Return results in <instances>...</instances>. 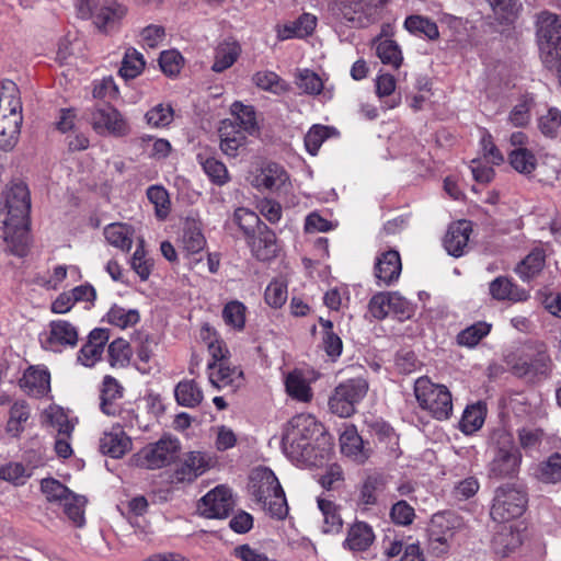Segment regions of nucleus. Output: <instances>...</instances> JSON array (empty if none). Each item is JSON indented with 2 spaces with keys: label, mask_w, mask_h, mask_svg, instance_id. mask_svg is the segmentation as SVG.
I'll list each match as a JSON object with an SVG mask.
<instances>
[{
  "label": "nucleus",
  "mask_w": 561,
  "mask_h": 561,
  "mask_svg": "<svg viewBox=\"0 0 561 561\" xmlns=\"http://www.w3.org/2000/svg\"><path fill=\"white\" fill-rule=\"evenodd\" d=\"M45 420L47 424L57 431V435H71L75 424L69 420L64 409L59 407H49L45 411Z\"/></svg>",
  "instance_id": "nucleus-50"
},
{
  "label": "nucleus",
  "mask_w": 561,
  "mask_h": 561,
  "mask_svg": "<svg viewBox=\"0 0 561 561\" xmlns=\"http://www.w3.org/2000/svg\"><path fill=\"white\" fill-rule=\"evenodd\" d=\"M490 294L496 300H510L513 302L525 301L529 294L524 288L518 287L510 278L499 276L490 283Z\"/></svg>",
  "instance_id": "nucleus-29"
},
{
  "label": "nucleus",
  "mask_w": 561,
  "mask_h": 561,
  "mask_svg": "<svg viewBox=\"0 0 561 561\" xmlns=\"http://www.w3.org/2000/svg\"><path fill=\"white\" fill-rule=\"evenodd\" d=\"M110 333L106 329H94L90 332L87 342L78 352V362L85 367H93L102 359L104 347L108 342Z\"/></svg>",
  "instance_id": "nucleus-20"
},
{
  "label": "nucleus",
  "mask_w": 561,
  "mask_h": 561,
  "mask_svg": "<svg viewBox=\"0 0 561 561\" xmlns=\"http://www.w3.org/2000/svg\"><path fill=\"white\" fill-rule=\"evenodd\" d=\"M22 117L0 115V148L9 151L15 147L20 136Z\"/></svg>",
  "instance_id": "nucleus-38"
},
{
  "label": "nucleus",
  "mask_w": 561,
  "mask_h": 561,
  "mask_svg": "<svg viewBox=\"0 0 561 561\" xmlns=\"http://www.w3.org/2000/svg\"><path fill=\"white\" fill-rule=\"evenodd\" d=\"M93 129L103 135L124 137L129 134V125L123 115L113 106L106 104L96 107L91 114Z\"/></svg>",
  "instance_id": "nucleus-16"
},
{
  "label": "nucleus",
  "mask_w": 561,
  "mask_h": 561,
  "mask_svg": "<svg viewBox=\"0 0 561 561\" xmlns=\"http://www.w3.org/2000/svg\"><path fill=\"white\" fill-rule=\"evenodd\" d=\"M317 16L311 13H302L295 21L275 26L276 37L278 41H287L291 38H306L310 36L317 26Z\"/></svg>",
  "instance_id": "nucleus-24"
},
{
  "label": "nucleus",
  "mask_w": 561,
  "mask_h": 561,
  "mask_svg": "<svg viewBox=\"0 0 561 561\" xmlns=\"http://www.w3.org/2000/svg\"><path fill=\"white\" fill-rule=\"evenodd\" d=\"M239 53L240 48L234 43H225L218 46L211 69L215 72H222L230 68L236 62Z\"/></svg>",
  "instance_id": "nucleus-52"
},
{
  "label": "nucleus",
  "mask_w": 561,
  "mask_h": 561,
  "mask_svg": "<svg viewBox=\"0 0 561 561\" xmlns=\"http://www.w3.org/2000/svg\"><path fill=\"white\" fill-rule=\"evenodd\" d=\"M179 450V440L164 436L158 442L144 447L137 454V461L144 468L160 469L170 465L176 458Z\"/></svg>",
  "instance_id": "nucleus-11"
},
{
  "label": "nucleus",
  "mask_w": 561,
  "mask_h": 561,
  "mask_svg": "<svg viewBox=\"0 0 561 561\" xmlns=\"http://www.w3.org/2000/svg\"><path fill=\"white\" fill-rule=\"evenodd\" d=\"M126 427L121 421L100 438V450L112 458H122L131 449V439L124 432Z\"/></svg>",
  "instance_id": "nucleus-19"
},
{
  "label": "nucleus",
  "mask_w": 561,
  "mask_h": 561,
  "mask_svg": "<svg viewBox=\"0 0 561 561\" xmlns=\"http://www.w3.org/2000/svg\"><path fill=\"white\" fill-rule=\"evenodd\" d=\"M124 387L112 376L106 375L100 388V409L108 415L118 417L125 426H133L137 415L130 407L122 402Z\"/></svg>",
  "instance_id": "nucleus-7"
},
{
  "label": "nucleus",
  "mask_w": 561,
  "mask_h": 561,
  "mask_svg": "<svg viewBox=\"0 0 561 561\" xmlns=\"http://www.w3.org/2000/svg\"><path fill=\"white\" fill-rule=\"evenodd\" d=\"M491 328L490 323L478 321L457 334V343L461 346L474 347L491 332Z\"/></svg>",
  "instance_id": "nucleus-44"
},
{
  "label": "nucleus",
  "mask_w": 561,
  "mask_h": 561,
  "mask_svg": "<svg viewBox=\"0 0 561 561\" xmlns=\"http://www.w3.org/2000/svg\"><path fill=\"white\" fill-rule=\"evenodd\" d=\"M31 416L30 405L25 401L14 402L9 411L5 431L12 437H19L25 430V424Z\"/></svg>",
  "instance_id": "nucleus-36"
},
{
  "label": "nucleus",
  "mask_w": 561,
  "mask_h": 561,
  "mask_svg": "<svg viewBox=\"0 0 561 561\" xmlns=\"http://www.w3.org/2000/svg\"><path fill=\"white\" fill-rule=\"evenodd\" d=\"M233 505L234 501L230 489L218 485L198 501L197 511L206 518H226Z\"/></svg>",
  "instance_id": "nucleus-15"
},
{
  "label": "nucleus",
  "mask_w": 561,
  "mask_h": 561,
  "mask_svg": "<svg viewBox=\"0 0 561 561\" xmlns=\"http://www.w3.org/2000/svg\"><path fill=\"white\" fill-rule=\"evenodd\" d=\"M41 490L48 502H56L60 505L73 494L66 485L53 478L43 479Z\"/></svg>",
  "instance_id": "nucleus-62"
},
{
  "label": "nucleus",
  "mask_w": 561,
  "mask_h": 561,
  "mask_svg": "<svg viewBox=\"0 0 561 561\" xmlns=\"http://www.w3.org/2000/svg\"><path fill=\"white\" fill-rule=\"evenodd\" d=\"M248 245L260 261L272 260L279 251L276 234L266 225L260 226V230L248 240Z\"/></svg>",
  "instance_id": "nucleus-23"
},
{
  "label": "nucleus",
  "mask_w": 561,
  "mask_h": 561,
  "mask_svg": "<svg viewBox=\"0 0 561 561\" xmlns=\"http://www.w3.org/2000/svg\"><path fill=\"white\" fill-rule=\"evenodd\" d=\"M375 539L374 529L368 523L355 520L347 527L342 546L352 552H364L373 546Z\"/></svg>",
  "instance_id": "nucleus-22"
},
{
  "label": "nucleus",
  "mask_w": 561,
  "mask_h": 561,
  "mask_svg": "<svg viewBox=\"0 0 561 561\" xmlns=\"http://www.w3.org/2000/svg\"><path fill=\"white\" fill-rule=\"evenodd\" d=\"M176 402L186 408L197 407L204 398L201 387L194 380L180 381L174 390Z\"/></svg>",
  "instance_id": "nucleus-40"
},
{
  "label": "nucleus",
  "mask_w": 561,
  "mask_h": 561,
  "mask_svg": "<svg viewBox=\"0 0 561 561\" xmlns=\"http://www.w3.org/2000/svg\"><path fill=\"white\" fill-rule=\"evenodd\" d=\"M404 27L413 35H423L428 39H436L439 36L437 24L428 18L410 15L404 21Z\"/></svg>",
  "instance_id": "nucleus-46"
},
{
  "label": "nucleus",
  "mask_w": 561,
  "mask_h": 561,
  "mask_svg": "<svg viewBox=\"0 0 561 561\" xmlns=\"http://www.w3.org/2000/svg\"><path fill=\"white\" fill-rule=\"evenodd\" d=\"M96 1L98 0H78L77 10L79 16L82 19H88L93 15L94 23L99 30L107 31L126 13V9L116 2L98 9Z\"/></svg>",
  "instance_id": "nucleus-14"
},
{
  "label": "nucleus",
  "mask_w": 561,
  "mask_h": 561,
  "mask_svg": "<svg viewBox=\"0 0 561 561\" xmlns=\"http://www.w3.org/2000/svg\"><path fill=\"white\" fill-rule=\"evenodd\" d=\"M140 319L136 309H125L123 307L113 306L107 312V320L111 324L121 329H126L138 323Z\"/></svg>",
  "instance_id": "nucleus-61"
},
{
  "label": "nucleus",
  "mask_w": 561,
  "mask_h": 561,
  "mask_svg": "<svg viewBox=\"0 0 561 561\" xmlns=\"http://www.w3.org/2000/svg\"><path fill=\"white\" fill-rule=\"evenodd\" d=\"M231 114L239 125V129L252 134L257 129L256 116L253 106L244 105L241 102H234L231 105Z\"/></svg>",
  "instance_id": "nucleus-48"
},
{
  "label": "nucleus",
  "mask_w": 561,
  "mask_h": 561,
  "mask_svg": "<svg viewBox=\"0 0 561 561\" xmlns=\"http://www.w3.org/2000/svg\"><path fill=\"white\" fill-rule=\"evenodd\" d=\"M511 165L519 173L530 174L537 165L534 153L526 148H515L508 156Z\"/></svg>",
  "instance_id": "nucleus-55"
},
{
  "label": "nucleus",
  "mask_w": 561,
  "mask_h": 561,
  "mask_svg": "<svg viewBox=\"0 0 561 561\" xmlns=\"http://www.w3.org/2000/svg\"><path fill=\"white\" fill-rule=\"evenodd\" d=\"M286 393L298 402L308 403L313 398V392L304 373L295 369L285 377Z\"/></svg>",
  "instance_id": "nucleus-31"
},
{
  "label": "nucleus",
  "mask_w": 561,
  "mask_h": 561,
  "mask_svg": "<svg viewBox=\"0 0 561 561\" xmlns=\"http://www.w3.org/2000/svg\"><path fill=\"white\" fill-rule=\"evenodd\" d=\"M404 304L399 296L379 293L370 299L369 311L374 318L381 320L388 316L390 310H400L403 313L401 306Z\"/></svg>",
  "instance_id": "nucleus-37"
},
{
  "label": "nucleus",
  "mask_w": 561,
  "mask_h": 561,
  "mask_svg": "<svg viewBox=\"0 0 561 561\" xmlns=\"http://www.w3.org/2000/svg\"><path fill=\"white\" fill-rule=\"evenodd\" d=\"M401 270V257L396 250L385 251L376 257L374 271L378 285H392L398 280Z\"/></svg>",
  "instance_id": "nucleus-21"
},
{
  "label": "nucleus",
  "mask_w": 561,
  "mask_h": 561,
  "mask_svg": "<svg viewBox=\"0 0 561 561\" xmlns=\"http://www.w3.org/2000/svg\"><path fill=\"white\" fill-rule=\"evenodd\" d=\"M201 336L207 343L208 351L214 359L213 363H224V359L229 355L226 343L219 340L216 332L207 324L202 328Z\"/></svg>",
  "instance_id": "nucleus-54"
},
{
  "label": "nucleus",
  "mask_w": 561,
  "mask_h": 561,
  "mask_svg": "<svg viewBox=\"0 0 561 561\" xmlns=\"http://www.w3.org/2000/svg\"><path fill=\"white\" fill-rule=\"evenodd\" d=\"M287 181L288 175L283 167L268 163L254 176L252 184L257 188L279 190Z\"/></svg>",
  "instance_id": "nucleus-30"
},
{
  "label": "nucleus",
  "mask_w": 561,
  "mask_h": 561,
  "mask_svg": "<svg viewBox=\"0 0 561 561\" xmlns=\"http://www.w3.org/2000/svg\"><path fill=\"white\" fill-rule=\"evenodd\" d=\"M211 463L213 458L207 453L190 451L184 455L181 462L176 466L172 474V481L176 483L192 482L205 473Z\"/></svg>",
  "instance_id": "nucleus-17"
},
{
  "label": "nucleus",
  "mask_w": 561,
  "mask_h": 561,
  "mask_svg": "<svg viewBox=\"0 0 561 561\" xmlns=\"http://www.w3.org/2000/svg\"><path fill=\"white\" fill-rule=\"evenodd\" d=\"M206 239L195 221H187L180 239V250L185 254H195L204 250Z\"/></svg>",
  "instance_id": "nucleus-35"
},
{
  "label": "nucleus",
  "mask_w": 561,
  "mask_h": 561,
  "mask_svg": "<svg viewBox=\"0 0 561 561\" xmlns=\"http://www.w3.org/2000/svg\"><path fill=\"white\" fill-rule=\"evenodd\" d=\"M30 191L23 182H10L0 197V238L8 250L24 256L30 247Z\"/></svg>",
  "instance_id": "nucleus-1"
},
{
  "label": "nucleus",
  "mask_w": 561,
  "mask_h": 561,
  "mask_svg": "<svg viewBox=\"0 0 561 561\" xmlns=\"http://www.w3.org/2000/svg\"><path fill=\"white\" fill-rule=\"evenodd\" d=\"M85 497L75 493L71 496H68V500H65V502L61 504L64 506L65 514L77 527L83 526L85 522Z\"/></svg>",
  "instance_id": "nucleus-63"
},
{
  "label": "nucleus",
  "mask_w": 561,
  "mask_h": 561,
  "mask_svg": "<svg viewBox=\"0 0 561 561\" xmlns=\"http://www.w3.org/2000/svg\"><path fill=\"white\" fill-rule=\"evenodd\" d=\"M318 507L323 516L322 531L324 534L336 535L343 528V519L340 513V506L333 501L318 497Z\"/></svg>",
  "instance_id": "nucleus-33"
},
{
  "label": "nucleus",
  "mask_w": 561,
  "mask_h": 561,
  "mask_svg": "<svg viewBox=\"0 0 561 561\" xmlns=\"http://www.w3.org/2000/svg\"><path fill=\"white\" fill-rule=\"evenodd\" d=\"M545 266V253L540 249L531 251L515 268V272L524 280L536 277Z\"/></svg>",
  "instance_id": "nucleus-42"
},
{
  "label": "nucleus",
  "mask_w": 561,
  "mask_h": 561,
  "mask_svg": "<svg viewBox=\"0 0 561 561\" xmlns=\"http://www.w3.org/2000/svg\"><path fill=\"white\" fill-rule=\"evenodd\" d=\"M245 311L247 307L238 301H229L222 310V319L225 323L236 330H243L245 324Z\"/></svg>",
  "instance_id": "nucleus-60"
},
{
  "label": "nucleus",
  "mask_w": 561,
  "mask_h": 561,
  "mask_svg": "<svg viewBox=\"0 0 561 561\" xmlns=\"http://www.w3.org/2000/svg\"><path fill=\"white\" fill-rule=\"evenodd\" d=\"M368 383L363 378L348 379L340 383L329 398V409L340 417H350L355 405L366 396Z\"/></svg>",
  "instance_id": "nucleus-8"
},
{
  "label": "nucleus",
  "mask_w": 561,
  "mask_h": 561,
  "mask_svg": "<svg viewBox=\"0 0 561 561\" xmlns=\"http://www.w3.org/2000/svg\"><path fill=\"white\" fill-rule=\"evenodd\" d=\"M108 362L112 367H125L131 357L129 343L124 339L114 340L107 348Z\"/></svg>",
  "instance_id": "nucleus-56"
},
{
  "label": "nucleus",
  "mask_w": 561,
  "mask_h": 561,
  "mask_svg": "<svg viewBox=\"0 0 561 561\" xmlns=\"http://www.w3.org/2000/svg\"><path fill=\"white\" fill-rule=\"evenodd\" d=\"M561 127V111L557 107L548 108L547 113L538 118L540 133L548 138H556Z\"/></svg>",
  "instance_id": "nucleus-64"
},
{
  "label": "nucleus",
  "mask_w": 561,
  "mask_h": 561,
  "mask_svg": "<svg viewBox=\"0 0 561 561\" xmlns=\"http://www.w3.org/2000/svg\"><path fill=\"white\" fill-rule=\"evenodd\" d=\"M493 457L488 465L489 478L495 480L511 479L517 476L522 463V454L514 443V437L505 427H496L490 436Z\"/></svg>",
  "instance_id": "nucleus-3"
},
{
  "label": "nucleus",
  "mask_w": 561,
  "mask_h": 561,
  "mask_svg": "<svg viewBox=\"0 0 561 561\" xmlns=\"http://www.w3.org/2000/svg\"><path fill=\"white\" fill-rule=\"evenodd\" d=\"M19 385L31 397H44L50 391V374L46 368L31 366L24 371Z\"/></svg>",
  "instance_id": "nucleus-25"
},
{
  "label": "nucleus",
  "mask_w": 561,
  "mask_h": 561,
  "mask_svg": "<svg viewBox=\"0 0 561 561\" xmlns=\"http://www.w3.org/2000/svg\"><path fill=\"white\" fill-rule=\"evenodd\" d=\"M0 115L22 117V102L14 82L7 81L0 94Z\"/></svg>",
  "instance_id": "nucleus-39"
},
{
  "label": "nucleus",
  "mask_w": 561,
  "mask_h": 561,
  "mask_svg": "<svg viewBox=\"0 0 561 561\" xmlns=\"http://www.w3.org/2000/svg\"><path fill=\"white\" fill-rule=\"evenodd\" d=\"M485 408L481 403L468 405L463 411L460 430L466 434L477 432L484 423Z\"/></svg>",
  "instance_id": "nucleus-47"
},
{
  "label": "nucleus",
  "mask_w": 561,
  "mask_h": 561,
  "mask_svg": "<svg viewBox=\"0 0 561 561\" xmlns=\"http://www.w3.org/2000/svg\"><path fill=\"white\" fill-rule=\"evenodd\" d=\"M208 379L213 387L218 390L234 392L244 381L243 373L238 367H230L226 363H209Z\"/></svg>",
  "instance_id": "nucleus-18"
},
{
  "label": "nucleus",
  "mask_w": 561,
  "mask_h": 561,
  "mask_svg": "<svg viewBox=\"0 0 561 561\" xmlns=\"http://www.w3.org/2000/svg\"><path fill=\"white\" fill-rule=\"evenodd\" d=\"M197 160L211 183L222 186L229 182L228 169L221 161L214 157H204L202 153L197 156Z\"/></svg>",
  "instance_id": "nucleus-41"
},
{
  "label": "nucleus",
  "mask_w": 561,
  "mask_h": 561,
  "mask_svg": "<svg viewBox=\"0 0 561 561\" xmlns=\"http://www.w3.org/2000/svg\"><path fill=\"white\" fill-rule=\"evenodd\" d=\"M376 54L382 64L389 65L394 69H398L403 60L401 49L399 45L392 39H377Z\"/></svg>",
  "instance_id": "nucleus-45"
},
{
  "label": "nucleus",
  "mask_w": 561,
  "mask_h": 561,
  "mask_svg": "<svg viewBox=\"0 0 561 561\" xmlns=\"http://www.w3.org/2000/svg\"><path fill=\"white\" fill-rule=\"evenodd\" d=\"M252 83L260 90L282 95L290 90L289 84L272 70H260L252 76Z\"/></svg>",
  "instance_id": "nucleus-34"
},
{
  "label": "nucleus",
  "mask_w": 561,
  "mask_h": 561,
  "mask_svg": "<svg viewBox=\"0 0 561 561\" xmlns=\"http://www.w3.org/2000/svg\"><path fill=\"white\" fill-rule=\"evenodd\" d=\"M319 432V424L309 414H298L287 424L283 435L284 451L293 460L310 461L311 440Z\"/></svg>",
  "instance_id": "nucleus-5"
},
{
  "label": "nucleus",
  "mask_w": 561,
  "mask_h": 561,
  "mask_svg": "<svg viewBox=\"0 0 561 561\" xmlns=\"http://www.w3.org/2000/svg\"><path fill=\"white\" fill-rule=\"evenodd\" d=\"M526 494L513 486H500L495 491L491 507V517L499 523H506L518 518L525 512Z\"/></svg>",
  "instance_id": "nucleus-9"
},
{
  "label": "nucleus",
  "mask_w": 561,
  "mask_h": 561,
  "mask_svg": "<svg viewBox=\"0 0 561 561\" xmlns=\"http://www.w3.org/2000/svg\"><path fill=\"white\" fill-rule=\"evenodd\" d=\"M341 451L358 463L365 462L370 450L367 448L354 426H348L340 436Z\"/></svg>",
  "instance_id": "nucleus-27"
},
{
  "label": "nucleus",
  "mask_w": 561,
  "mask_h": 561,
  "mask_svg": "<svg viewBox=\"0 0 561 561\" xmlns=\"http://www.w3.org/2000/svg\"><path fill=\"white\" fill-rule=\"evenodd\" d=\"M79 340L78 329L66 320H53L42 334V346L50 352L60 353L67 347H75Z\"/></svg>",
  "instance_id": "nucleus-13"
},
{
  "label": "nucleus",
  "mask_w": 561,
  "mask_h": 561,
  "mask_svg": "<svg viewBox=\"0 0 561 561\" xmlns=\"http://www.w3.org/2000/svg\"><path fill=\"white\" fill-rule=\"evenodd\" d=\"M505 362L514 375L529 381L548 378L553 366L547 345L542 342L523 345L517 352L507 354Z\"/></svg>",
  "instance_id": "nucleus-2"
},
{
  "label": "nucleus",
  "mask_w": 561,
  "mask_h": 561,
  "mask_svg": "<svg viewBox=\"0 0 561 561\" xmlns=\"http://www.w3.org/2000/svg\"><path fill=\"white\" fill-rule=\"evenodd\" d=\"M414 394L421 409L434 419L444 421L453 414V398L446 386L434 383L426 377H420L414 383Z\"/></svg>",
  "instance_id": "nucleus-6"
},
{
  "label": "nucleus",
  "mask_w": 561,
  "mask_h": 561,
  "mask_svg": "<svg viewBox=\"0 0 561 561\" xmlns=\"http://www.w3.org/2000/svg\"><path fill=\"white\" fill-rule=\"evenodd\" d=\"M387 0H350L339 4V11L352 27H365L380 18Z\"/></svg>",
  "instance_id": "nucleus-10"
},
{
  "label": "nucleus",
  "mask_w": 561,
  "mask_h": 561,
  "mask_svg": "<svg viewBox=\"0 0 561 561\" xmlns=\"http://www.w3.org/2000/svg\"><path fill=\"white\" fill-rule=\"evenodd\" d=\"M536 478L543 483L561 482V453H554L538 465Z\"/></svg>",
  "instance_id": "nucleus-43"
},
{
  "label": "nucleus",
  "mask_w": 561,
  "mask_h": 561,
  "mask_svg": "<svg viewBox=\"0 0 561 561\" xmlns=\"http://www.w3.org/2000/svg\"><path fill=\"white\" fill-rule=\"evenodd\" d=\"M296 85L306 94L317 95L323 90L322 79L310 69H300L297 71Z\"/></svg>",
  "instance_id": "nucleus-57"
},
{
  "label": "nucleus",
  "mask_w": 561,
  "mask_h": 561,
  "mask_svg": "<svg viewBox=\"0 0 561 561\" xmlns=\"http://www.w3.org/2000/svg\"><path fill=\"white\" fill-rule=\"evenodd\" d=\"M146 66L144 56L135 48L125 51L119 73L125 79H134L141 73Z\"/></svg>",
  "instance_id": "nucleus-51"
},
{
  "label": "nucleus",
  "mask_w": 561,
  "mask_h": 561,
  "mask_svg": "<svg viewBox=\"0 0 561 561\" xmlns=\"http://www.w3.org/2000/svg\"><path fill=\"white\" fill-rule=\"evenodd\" d=\"M251 493L262 508L275 519H285L288 515V504L285 492L274 472L267 468L256 471L253 478Z\"/></svg>",
  "instance_id": "nucleus-4"
},
{
  "label": "nucleus",
  "mask_w": 561,
  "mask_h": 561,
  "mask_svg": "<svg viewBox=\"0 0 561 561\" xmlns=\"http://www.w3.org/2000/svg\"><path fill=\"white\" fill-rule=\"evenodd\" d=\"M245 131L238 129L230 119L221 122L219 127L220 149L229 157H236L240 148L245 145Z\"/></svg>",
  "instance_id": "nucleus-28"
},
{
  "label": "nucleus",
  "mask_w": 561,
  "mask_h": 561,
  "mask_svg": "<svg viewBox=\"0 0 561 561\" xmlns=\"http://www.w3.org/2000/svg\"><path fill=\"white\" fill-rule=\"evenodd\" d=\"M383 479L379 476H369L364 481L360 493H359V504L365 508H368L375 504H377L378 493L383 490Z\"/></svg>",
  "instance_id": "nucleus-53"
},
{
  "label": "nucleus",
  "mask_w": 561,
  "mask_h": 561,
  "mask_svg": "<svg viewBox=\"0 0 561 561\" xmlns=\"http://www.w3.org/2000/svg\"><path fill=\"white\" fill-rule=\"evenodd\" d=\"M147 197L154 206L156 216L159 219H165L171 205L167 190L159 185H152L147 190Z\"/></svg>",
  "instance_id": "nucleus-59"
},
{
  "label": "nucleus",
  "mask_w": 561,
  "mask_h": 561,
  "mask_svg": "<svg viewBox=\"0 0 561 561\" xmlns=\"http://www.w3.org/2000/svg\"><path fill=\"white\" fill-rule=\"evenodd\" d=\"M233 220L243 231L247 240L260 230V226L264 225L254 211L244 207L234 210Z\"/></svg>",
  "instance_id": "nucleus-49"
},
{
  "label": "nucleus",
  "mask_w": 561,
  "mask_h": 561,
  "mask_svg": "<svg viewBox=\"0 0 561 561\" xmlns=\"http://www.w3.org/2000/svg\"><path fill=\"white\" fill-rule=\"evenodd\" d=\"M461 526V519L454 513L436 514L431 523V549L437 556L448 551L455 534Z\"/></svg>",
  "instance_id": "nucleus-12"
},
{
  "label": "nucleus",
  "mask_w": 561,
  "mask_h": 561,
  "mask_svg": "<svg viewBox=\"0 0 561 561\" xmlns=\"http://www.w3.org/2000/svg\"><path fill=\"white\" fill-rule=\"evenodd\" d=\"M472 227L470 221L459 220L449 225L444 237V248L448 254L459 257L465 254Z\"/></svg>",
  "instance_id": "nucleus-26"
},
{
  "label": "nucleus",
  "mask_w": 561,
  "mask_h": 561,
  "mask_svg": "<svg viewBox=\"0 0 561 561\" xmlns=\"http://www.w3.org/2000/svg\"><path fill=\"white\" fill-rule=\"evenodd\" d=\"M134 232L135 230L131 226L122 222L110 224L103 230V234L108 244L122 250L123 252L130 251Z\"/></svg>",
  "instance_id": "nucleus-32"
},
{
  "label": "nucleus",
  "mask_w": 561,
  "mask_h": 561,
  "mask_svg": "<svg viewBox=\"0 0 561 561\" xmlns=\"http://www.w3.org/2000/svg\"><path fill=\"white\" fill-rule=\"evenodd\" d=\"M288 298L287 283L283 278L273 279L264 293L265 302L272 308H280Z\"/></svg>",
  "instance_id": "nucleus-58"
}]
</instances>
